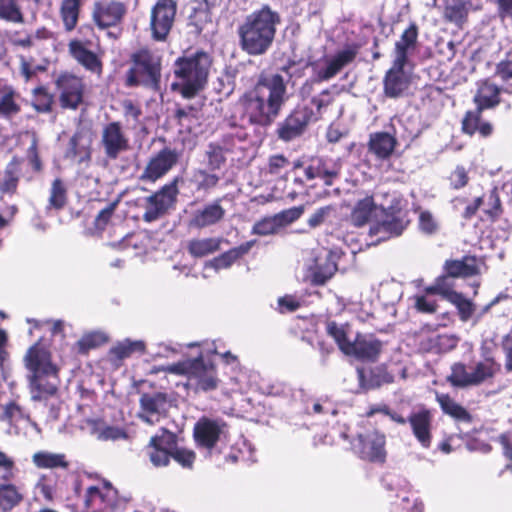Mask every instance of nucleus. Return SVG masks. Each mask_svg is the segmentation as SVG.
<instances>
[{
    "label": "nucleus",
    "instance_id": "nucleus-39",
    "mask_svg": "<svg viewBox=\"0 0 512 512\" xmlns=\"http://www.w3.org/2000/svg\"><path fill=\"white\" fill-rule=\"evenodd\" d=\"M444 18L461 25L467 18L468 8L463 0H445Z\"/></svg>",
    "mask_w": 512,
    "mask_h": 512
},
{
    "label": "nucleus",
    "instance_id": "nucleus-44",
    "mask_svg": "<svg viewBox=\"0 0 512 512\" xmlns=\"http://www.w3.org/2000/svg\"><path fill=\"white\" fill-rule=\"evenodd\" d=\"M202 104L189 105L183 108H178L175 111V117L181 126L191 128L192 125L198 122L201 117Z\"/></svg>",
    "mask_w": 512,
    "mask_h": 512
},
{
    "label": "nucleus",
    "instance_id": "nucleus-19",
    "mask_svg": "<svg viewBox=\"0 0 512 512\" xmlns=\"http://www.w3.org/2000/svg\"><path fill=\"white\" fill-rule=\"evenodd\" d=\"M225 425L219 421L203 417L194 426V438L197 444L211 448L216 445L224 433Z\"/></svg>",
    "mask_w": 512,
    "mask_h": 512
},
{
    "label": "nucleus",
    "instance_id": "nucleus-48",
    "mask_svg": "<svg viewBox=\"0 0 512 512\" xmlns=\"http://www.w3.org/2000/svg\"><path fill=\"white\" fill-rule=\"evenodd\" d=\"M405 225L398 217H393L392 220H385L382 223L371 227L370 234L377 235L379 233L387 234L388 236H399L404 230Z\"/></svg>",
    "mask_w": 512,
    "mask_h": 512
},
{
    "label": "nucleus",
    "instance_id": "nucleus-2",
    "mask_svg": "<svg viewBox=\"0 0 512 512\" xmlns=\"http://www.w3.org/2000/svg\"><path fill=\"white\" fill-rule=\"evenodd\" d=\"M288 100L282 75H260L253 88L239 98L243 116L252 124L270 125Z\"/></svg>",
    "mask_w": 512,
    "mask_h": 512
},
{
    "label": "nucleus",
    "instance_id": "nucleus-16",
    "mask_svg": "<svg viewBox=\"0 0 512 512\" xmlns=\"http://www.w3.org/2000/svg\"><path fill=\"white\" fill-rule=\"evenodd\" d=\"M345 355L361 361L374 362L382 350V343L371 334H357L349 346H345Z\"/></svg>",
    "mask_w": 512,
    "mask_h": 512
},
{
    "label": "nucleus",
    "instance_id": "nucleus-1",
    "mask_svg": "<svg viewBox=\"0 0 512 512\" xmlns=\"http://www.w3.org/2000/svg\"><path fill=\"white\" fill-rule=\"evenodd\" d=\"M24 363L29 371L31 399L43 403L44 408L49 406L47 417L49 420H56L61 408L58 398L60 378L59 369L52 363L50 352L40 343H36L27 351Z\"/></svg>",
    "mask_w": 512,
    "mask_h": 512
},
{
    "label": "nucleus",
    "instance_id": "nucleus-6",
    "mask_svg": "<svg viewBox=\"0 0 512 512\" xmlns=\"http://www.w3.org/2000/svg\"><path fill=\"white\" fill-rule=\"evenodd\" d=\"M360 45L349 43L335 54L326 56L313 64V72L318 81H327L335 77L344 67L351 64L357 57Z\"/></svg>",
    "mask_w": 512,
    "mask_h": 512
},
{
    "label": "nucleus",
    "instance_id": "nucleus-25",
    "mask_svg": "<svg viewBox=\"0 0 512 512\" xmlns=\"http://www.w3.org/2000/svg\"><path fill=\"white\" fill-rule=\"evenodd\" d=\"M142 413L140 417L148 423H153V416H157L165 411L167 405V396L164 393H145L140 398Z\"/></svg>",
    "mask_w": 512,
    "mask_h": 512
},
{
    "label": "nucleus",
    "instance_id": "nucleus-31",
    "mask_svg": "<svg viewBox=\"0 0 512 512\" xmlns=\"http://www.w3.org/2000/svg\"><path fill=\"white\" fill-rule=\"evenodd\" d=\"M191 378L196 380L197 388L203 391L213 390L217 387L214 367L212 365H205L202 359L194 360Z\"/></svg>",
    "mask_w": 512,
    "mask_h": 512
},
{
    "label": "nucleus",
    "instance_id": "nucleus-15",
    "mask_svg": "<svg viewBox=\"0 0 512 512\" xmlns=\"http://www.w3.org/2000/svg\"><path fill=\"white\" fill-rule=\"evenodd\" d=\"M101 143L110 159H116L120 153L129 149V139L119 122H110L103 127Z\"/></svg>",
    "mask_w": 512,
    "mask_h": 512
},
{
    "label": "nucleus",
    "instance_id": "nucleus-11",
    "mask_svg": "<svg viewBox=\"0 0 512 512\" xmlns=\"http://www.w3.org/2000/svg\"><path fill=\"white\" fill-rule=\"evenodd\" d=\"M56 85L60 91L61 107L76 110L82 103L85 92L82 78L70 73H63L58 77Z\"/></svg>",
    "mask_w": 512,
    "mask_h": 512
},
{
    "label": "nucleus",
    "instance_id": "nucleus-53",
    "mask_svg": "<svg viewBox=\"0 0 512 512\" xmlns=\"http://www.w3.org/2000/svg\"><path fill=\"white\" fill-rule=\"evenodd\" d=\"M279 229L280 226L277 222L276 217L273 215L270 217H265L256 222L252 228V234L259 236H267L277 233Z\"/></svg>",
    "mask_w": 512,
    "mask_h": 512
},
{
    "label": "nucleus",
    "instance_id": "nucleus-21",
    "mask_svg": "<svg viewBox=\"0 0 512 512\" xmlns=\"http://www.w3.org/2000/svg\"><path fill=\"white\" fill-rule=\"evenodd\" d=\"M404 64L397 65L393 61L392 67L384 77V93L390 98L400 96L408 88V80L404 74Z\"/></svg>",
    "mask_w": 512,
    "mask_h": 512
},
{
    "label": "nucleus",
    "instance_id": "nucleus-29",
    "mask_svg": "<svg viewBox=\"0 0 512 512\" xmlns=\"http://www.w3.org/2000/svg\"><path fill=\"white\" fill-rule=\"evenodd\" d=\"M340 167L324 159H316L305 168V176L308 180L321 178L326 185H331L338 176Z\"/></svg>",
    "mask_w": 512,
    "mask_h": 512
},
{
    "label": "nucleus",
    "instance_id": "nucleus-33",
    "mask_svg": "<svg viewBox=\"0 0 512 512\" xmlns=\"http://www.w3.org/2000/svg\"><path fill=\"white\" fill-rule=\"evenodd\" d=\"M445 270L451 277H469L479 273V266L475 257L465 256L461 260L447 261Z\"/></svg>",
    "mask_w": 512,
    "mask_h": 512
},
{
    "label": "nucleus",
    "instance_id": "nucleus-60",
    "mask_svg": "<svg viewBox=\"0 0 512 512\" xmlns=\"http://www.w3.org/2000/svg\"><path fill=\"white\" fill-rule=\"evenodd\" d=\"M355 455L373 464H383L386 460V450H354Z\"/></svg>",
    "mask_w": 512,
    "mask_h": 512
},
{
    "label": "nucleus",
    "instance_id": "nucleus-4",
    "mask_svg": "<svg viewBox=\"0 0 512 512\" xmlns=\"http://www.w3.org/2000/svg\"><path fill=\"white\" fill-rule=\"evenodd\" d=\"M211 64L210 55L202 51L177 59L174 74L178 82L172 89L184 98L194 97L206 84Z\"/></svg>",
    "mask_w": 512,
    "mask_h": 512
},
{
    "label": "nucleus",
    "instance_id": "nucleus-23",
    "mask_svg": "<svg viewBox=\"0 0 512 512\" xmlns=\"http://www.w3.org/2000/svg\"><path fill=\"white\" fill-rule=\"evenodd\" d=\"M408 421L411 425L415 437L422 446H429L431 441V422L432 415L429 410L420 409L413 412Z\"/></svg>",
    "mask_w": 512,
    "mask_h": 512
},
{
    "label": "nucleus",
    "instance_id": "nucleus-40",
    "mask_svg": "<svg viewBox=\"0 0 512 512\" xmlns=\"http://www.w3.org/2000/svg\"><path fill=\"white\" fill-rule=\"evenodd\" d=\"M384 489L388 492H395V496L400 497L411 491L410 483L395 473H387L381 478Z\"/></svg>",
    "mask_w": 512,
    "mask_h": 512
},
{
    "label": "nucleus",
    "instance_id": "nucleus-28",
    "mask_svg": "<svg viewBox=\"0 0 512 512\" xmlns=\"http://www.w3.org/2000/svg\"><path fill=\"white\" fill-rule=\"evenodd\" d=\"M396 145V138L387 132H376L371 134L368 142L369 151L378 159L383 160L392 155Z\"/></svg>",
    "mask_w": 512,
    "mask_h": 512
},
{
    "label": "nucleus",
    "instance_id": "nucleus-38",
    "mask_svg": "<svg viewBox=\"0 0 512 512\" xmlns=\"http://www.w3.org/2000/svg\"><path fill=\"white\" fill-rule=\"evenodd\" d=\"M81 0H62L60 14L67 31H72L78 22Z\"/></svg>",
    "mask_w": 512,
    "mask_h": 512
},
{
    "label": "nucleus",
    "instance_id": "nucleus-32",
    "mask_svg": "<svg viewBox=\"0 0 512 512\" xmlns=\"http://www.w3.org/2000/svg\"><path fill=\"white\" fill-rule=\"evenodd\" d=\"M224 240L219 237L195 238L187 243V251L196 258L205 257L221 249Z\"/></svg>",
    "mask_w": 512,
    "mask_h": 512
},
{
    "label": "nucleus",
    "instance_id": "nucleus-7",
    "mask_svg": "<svg viewBox=\"0 0 512 512\" xmlns=\"http://www.w3.org/2000/svg\"><path fill=\"white\" fill-rule=\"evenodd\" d=\"M380 195L383 198H388L390 196L388 192L381 193ZM391 198L390 202L381 201L379 204H376L371 196H366L359 200L351 212L350 219L352 224L357 227L364 226L370 222L378 207L389 215L397 214L401 210L402 200L395 194H392Z\"/></svg>",
    "mask_w": 512,
    "mask_h": 512
},
{
    "label": "nucleus",
    "instance_id": "nucleus-50",
    "mask_svg": "<svg viewBox=\"0 0 512 512\" xmlns=\"http://www.w3.org/2000/svg\"><path fill=\"white\" fill-rule=\"evenodd\" d=\"M198 189L208 190L217 186L220 177L208 169H198L193 175Z\"/></svg>",
    "mask_w": 512,
    "mask_h": 512
},
{
    "label": "nucleus",
    "instance_id": "nucleus-9",
    "mask_svg": "<svg viewBox=\"0 0 512 512\" xmlns=\"http://www.w3.org/2000/svg\"><path fill=\"white\" fill-rule=\"evenodd\" d=\"M178 178L164 185L158 192L146 199L143 219L152 222L163 216L173 206L178 194Z\"/></svg>",
    "mask_w": 512,
    "mask_h": 512
},
{
    "label": "nucleus",
    "instance_id": "nucleus-62",
    "mask_svg": "<svg viewBox=\"0 0 512 512\" xmlns=\"http://www.w3.org/2000/svg\"><path fill=\"white\" fill-rule=\"evenodd\" d=\"M195 457L193 450H170V458H173L184 468H191Z\"/></svg>",
    "mask_w": 512,
    "mask_h": 512
},
{
    "label": "nucleus",
    "instance_id": "nucleus-24",
    "mask_svg": "<svg viewBox=\"0 0 512 512\" xmlns=\"http://www.w3.org/2000/svg\"><path fill=\"white\" fill-rule=\"evenodd\" d=\"M482 111L476 107L474 111H467L462 120V131L467 135L479 133L482 137L492 135L494 128L492 123L482 118Z\"/></svg>",
    "mask_w": 512,
    "mask_h": 512
},
{
    "label": "nucleus",
    "instance_id": "nucleus-51",
    "mask_svg": "<svg viewBox=\"0 0 512 512\" xmlns=\"http://www.w3.org/2000/svg\"><path fill=\"white\" fill-rule=\"evenodd\" d=\"M53 96L43 87L35 88L33 91L32 105L38 112L51 111Z\"/></svg>",
    "mask_w": 512,
    "mask_h": 512
},
{
    "label": "nucleus",
    "instance_id": "nucleus-36",
    "mask_svg": "<svg viewBox=\"0 0 512 512\" xmlns=\"http://www.w3.org/2000/svg\"><path fill=\"white\" fill-rule=\"evenodd\" d=\"M254 241H249L241 244L238 247L232 248L218 257H215L213 260L209 262V265L216 270L228 268L241 256L247 254L249 250L253 247Z\"/></svg>",
    "mask_w": 512,
    "mask_h": 512
},
{
    "label": "nucleus",
    "instance_id": "nucleus-14",
    "mask_svg": "<svg viewBox=\"0 0 512 512\" xmlns=\"http://www.w3.org/2000/svg\"><path fill=\"white\" fill-rule=\"evenodd\" d=\"M179 154L170 148H164L150 158L140 179L155 182L166 175L178 162Z\"/></svg>",
    "mask_w": 512,
    "mask_h": 512
},
{
    "label": "nucleus",
    "instance_id": "nucleus-5",
    "mask_svg": "<svg viewBox=\"0 0 512 512\" xmlns=\"http://www.w3.org/2000/svg\"><path fill=\"white\" fill-rule=\"evenodd\" d=\"M132 67L127 72V85H143L158 89L161 79V57L147 49L142 48L131 56Z\"/></svg>",
    "mask_w": 512,
    "mask_h": 512
},
{
    "label": "nucleus",
    "instance_id": "nucleus-35",
    "mask_svg": "<svg viewBox=\"0 0 512 512\" xmlns=\"http://www.w3.org/2000/svg\"><path fill=\"white\" fill-rule=\"evenodd\" d=\"M436 400L445 414L458 421L466 423H470L472 421V416L470 413L463 406L452 399L448 394L437 393Z\"/></svg>",
    "mask_w": 512,
    "mask_h": 512
},
{
    "label": "nucleus",
    "instance_id": "nucleus-57",
    "mask_svg": "<svg viewBox=\"0 0 512 512\" xmlns=\"http://www.w3.org/2000/svg\"><path fill=\"white\" fill-rule=\"evenodd\" d=\"M303 212H304V207L297 206V207H292L287 210L281 211V212L275 214L274 216L276 217L280 228H282L286 225L293 223L297 219H299L301 217V215L303 214Z\"/></svg>",
    "mask_w": 512,
    "mask_h": 512
},
{
    "label": "nucleus",
    "instance_id": "nucleus-45",
    "mask_svg": "<svg viewBox=\"0 0 512 512\" xmlns=\"http://www.w3.org/2000/svg\"><path fill=\"white\" fill-rule=\"evenodd\" d=\"M392 512H424V503L421 499L411 500L408 494L397 497V500L391 503Z\"/></svg>",
    "mask_w": 512,
    "mask_h": 512
},
{
    "label": "nucleus",
    "instance_id": "nucleus-58",
    "mask_svg": "<svg viewBox=\"0 0 512 512\" xmlns=\"http://www.w3.org/2000/svg\"><path fill=\"white\" fill-rule=\"evenodd\" d=\"M254 451L255 450H234L228 454H224L223 458L233 464L241 461L244 465L250 466L257 461L254 457Z\"/></svg>",
    "mask_w": 512,
    "mask_h": 512
},
{
    "label": "nucleus",
    "instance_id": "nucleus-10",
    "mask_svg": "<svg viewBox=\"0 0 512 512\" xmlns=\"http://www.w3.org/2000/svg\"><path fill=\"white\" fill-rule=\"evenodd\" d=\"M127 13L124 3L115 0H100L94 3L92 19L99 29L120 25Z\"/></svg>",
    "mask_w": 512,
    "mask_h": 512
},
{
    "label": "nucleus",
    "instance_id": "nucleus-30",
    "mask_svg": "<svg viewBox=\"0 0 512 512\" xmlns=\"http://www.w3.org/2000/svg\"><path fill=\"white\" fill-rule=\"evenodd\" d=\"M501 88L497 85L484 81L478 86L474 96V103L480 110H486L496 107L500 103Z\"/></svg>",
    "mask_w": 512,
    "mask_h": 512
},
{
    "label": "nucleus",
    "instance_id": "nucleus-27",
    "mask_svg": "<svg viewBox=\"0 0 512 512\" xmlns=\"http://www.w3.org/2000/svg\"><path fill=\"white\" fill-rule=\"evenodd\" d=\"M19 93L8 84L0 83V118L10 119L21 111Z\"/></svg>",
    "mask_w": 512,
    "mask_h": 512
},
{
    "label": "nucleus",
    "instance_id": "nucleus-46",
    "mask_svg": "<svg viewBox=\"0 0 512 512\" xmlns=\"http://www.w3.org/2000/svg\"><path fill=\"white\" fill-rule=\"evenodd\" d=\"M67 201V189L63 181L59 178L52 182L49 196V208L59 210L63 208Z\"/></svg>",
    "mask_w": 512,
    "mask_h": 512
},
{
    "label": "nucleus",
    "instance_id": "nucleus-61",
    "mask_svg": "<svg viewBox=\"0 0 512 512\" xmlns=\"http://www.w3.org/2000/svg\"><path fill=\"white\" fill-rule=\"evenodd\" d=\"M334 100L333 95L329 90H324L311 100V105L316 108L314 111L318 115V119L322 114V110L327 108Z\"/></svg>",
    "mask_w": 512,
    "mask_h": 512
},
{
    "label": "nucleus",
    "instance_id": "nucleus-42",
    "mask_svg": "<svg viewBox=\"0 0 512 512\" xmlns=\"http://www.w3.org/2000/svg\"><path fill=\"white\" fill-rule=\"evenodd\" d=\"M0 19L12 23H23L24 16L18 0H0Z\"/></svg>",
    "mask_w": 512,
    "mask_h": 512
},
{
    "label": "nucleus",
    "instance_id": "nucleus-22",
    "mask_svg": "<svg viewBox=\"0 0 512 512\" xmlns=\"http://www.w3.org/2000/svg\"><path fill=\"white\" fill-rule=\"evenodd\" d=\"M418 38V27L415 23H411L409 27L402 33L400 39L395 43L394 62L397 65L408 62L409 54L415 50Z\"/></svg>",
    "mask_w": 512,
    "mask_h": 512
},
{
    "label": "nucleus",
    "instance_id": "nucleus-64",
    "mask_svg": "<svg viewBox=\"0 0 512 512\" xmlns=\"http://www.w3.org/2000/svg\"><path fill=\"white\" fill-rule=\"evenodd\" d=\"M289 161L283 155H273L269 158L267 172L271 175H280L287 168Z\"/></svg>",
    "mask_w": 512,
    "mask_h": 512
},
{
    "label": "nucleus",
    "instance_id": "nucleus-34",
    "mask_svg": "<svg viewBox=\"0 0 512 512\" xmlns=\"http://www.w3.org/2000/svg\"><path fill=\"white\" fill-rule=\"evenodd\" d=\"M473 386L493 378L500 371V364L494 358L487 357L470 366Z\"/></svg>",
    "mask_w": 512,
    "mask_h": 512
},
{
    "label": "nucleus",
    "instance_id": "nucleus-20",
    "mask_svg": "<svg viewBox=\"0 0 512 512\" xmlns=\"http://www.w3.org/2000/svg\"><path fill=\"white\" fill-rule=\"evenodd\" d=\"M225 215V210L218 202H213L193 212L189 220V226L203 229L220 222Z\"/></svg>",
    "mask_w": 512,
    "mask_h": 512
},
{
    "label": "nucleus",
    "instance_id": "nucleus-37",
    "mask_svg": "<svg viewBox=\"0 0 512 512\" xmlns=\"http://www.w3.org/2000/svg\"><path fill=\"white\" fill-rule=\"evenodd\" d=\"M23 500L22 493L13 484L0 485V509L9 512Z\"/></svg>",
    "mask_w": 512,
    "mask_h": 512
},
{
    "label": "nucleus",
    "instance_id": "nucleus-17",
    "mask_svg": "<svg viewBox=\"0 0 512 512\" xmlns=\"http://www.w3.org/2000/svg\"><path fill=\"white\" fill-rule=\"evenodd\" d=\"M105 488L106 492L101 491L97 486L88 487L84 495L85 508L87 510H94L95 503L99 501L110 512H123V505L126 503V500H114L117 490L113 489L110 483H106Z\"/></svg>",
    "mask_w": 512,
    "mask_h": 512
},
{
    "label": "nucleus",
    "instance_id": "nucleus-47",
    "mask_svg": "<svg viewBox=\"0 0 512 512\" xmlns=\"http://www.w3.org/2000/svg\"><path fill=\"white\" fill-rule=\"evenodd\" d=\"M35 465L39 468H56V467H67L68 464L65 461L63 454H50V453H36L33 456Z\"/></svg>",
    "mask_w": 512,
    "mask_h": 512
},
{
    "label": "nucleus",
    "instance_id": "nucleus-59",
    "mask_svg": "<svg viewBox=\"0 0 512 512\" xmlns=\"http://www.w3.org/2000/svg\"><path fill=\"white\" fill-rule=\"evenodd\" d=\"M19 177L17 173L12 169L8 168L5 171L3 180L0 184V190L2 193L13 194L17 190Z\"/></svg>",
    "mask_w": 512,
    "mask_h": 512
},
{
    "label": "nucleus",
    "instance_id": "nucleus-56",
    "mask_svg": "<svg viewBox=\"0 0 512 512\" xmlns=\"http://www.w3.org/2000/svg\"><path fill=\"white\" fill-rule=\"evenodd\" d=\"M176 445V435L166 429H161L150 440V448H172Z\"/></svg>",
    "mask_w": 512,
    "mask_h": 512
},
{
    "label": "nucleus",
    "instance_id": "nucleus-3",
    "mask_svg": "<svg viewBox=\"0 0 512 512\" xmlns=\"http://www.w3.org/2000/svg\"><path fill=\"white\" fill-rule=\"evenodd\" d=\"M280 23V14L268 5L251 12L237 30L241 49L250 56L265 54L274 42Z\"/></svg>",
    "mask_w": 512,
    "mask_h": 512
},
{
    "label": "nucleus",
    "instance_id": "nucleus-26",
    "mask_svg": "<svg viewBox=\"0 0 512 512\" xmlns=\"http://www.w3.org/2000/svg\"><path fill=\"white\" fill-rule=\"evenodd\" d=\"M87 426L91 435L102 441L128 439L130 435L124 427L111 426L103 421L88 420Z\"/></svg>",
    "mask_w": 512,
    "mask_h": 512
},
{
    "label": "nucleus",
    "instance_id": "nucleus-18",
    "mask_svg": "<svg viewBox=\"0 0 512 512\" xmlns=\"http://www.w3.org/2000/svg\"><path fill=\"white\" fill-rule=\"evenodd\" d=\"M92 135L88 128L78 127L69 142V148L66 151V158L77 161L78 163L89 162L91 159Z\"/></svg>",
    "mask_w": 512,
    "mask_h": 512
},
{
    "label": "nucleus",
    "instance_id": "nucleus-63",
    "mask_svg": "<svg viewBox=\"0 0 512 512\" xmlns=\"http://www.w3.org/2000/svg\"><path fill=\"white\" fill-rule=\"evenodd\" d=\"M451 276L445 275L436 279L438 288L436 290L439 291V295L445 298L446 300H450L453 295H456V292L453 287L454 284L450 279Z\"/></svg>",
    "mask_w": 512,
    "mask_h": 512
},
{
    "label": "nucleus",
    "instance_id": "nucleus-54",
    "mask_svg": "<svg viewBox=\"0 0 512 512\" xmlns=\"http://www.w3.org/2000/svg\"><path fill=\"white\" fill-rule=\"evenodd\" d=\"M449 302L457 307L460 319L462 321H467L470 319L475 311L473 303L466 299L461 293L453 295Z\"/></svg>",
    "mask_w": 512,
    "mask_h": 512
},
{
    "label": "nucleus",
    "instance_id": "nucleus-12",
    "mask_svg": "<svg viewBox=\"0 0 512 512\" xmlns=\"http://www.w3.org/2000/svg\"><path fill=\"white\" fill-rule=\"evenodd\" d=\"M99 46L93 39H73L68 44L70 55L86 70L100 75L102 73V61L95 51Z\"/></svg>",
    "mask_w": 512,
    "mask_h": 512
},
{
    "label": "nucleus",
    "instance_id": "nucleus-49",
    "mask_svg": "<svg viewBox=\"0 0 512 512\" xmlns=\"http://www.w3.org/2000/svg\"><path fill=\"white\" fill-rule=\"evenodd\" d=\"M107 341V337L102 332H91L84 335L78 342V351L82 354L87 353L90 349L96 348Z\"/></svg>",
    "mask_w": 512,
    "mask_h": 512
},
{
    "label": "nucleus",
    "instance_id": "nucleus-8",
    "mask_svg": "<svg viewBox=\"0 0 512 512\" xmlns=\"http://www.w3.org/2000/svg\"><path fill=\"white\" fill-rule=\"evenodd\" d=\"M177 11L175 0H157L151 11L150 28L156 41L166 40L172 29Z\"/></svg>",
    "mask_w": 512,
    "mask_h": 512
},
{
    "label": "nucleus",
    "instance_id": "nucleus-41",
    "mask_svg": "<svg viewBox=\"0 0 512 512\" xmlns=\"http://www.w3.org/2000/svg\"><path fill=\"white\" fill-rule=\"evenodd\" d=\"M205 163L209 171L220 170L226 162L225 149L217 144H209L205 151Z\"/></svg>",
    "mask_w": 512,
    "mask_h": 512
},
{
    "label": "nucleus",
    "instance_id": "nucleus-52",
    "mask_svg": "<svg viewBox=\"0 0 512 512\" xmlns=\"http://www.w3.org/2000/svg\"><path fill=\"white\" fill-rule=\"evenodd\" d=\"M144 349L145 345L142 341L131 342L127 340L113 347L111 349V354L114 355L117 359H124L129 357L133 352H143Z\"/></svg>",
    "mask_w": 512,
    "mask_h": 512
},
{
    "label": "nucleus",
    "instance_id": "nucleus-13",
    "mask_svg": "<svg viewBox=\"0 0 512 512\" xmlns=\"http://www.w3.org/2000/svg\"><path fill=\"white\" fill-rule=\"evenodd\" d=\"M317 120L318 115L312 107L298 106L279 128V137L285 141L292 140L301 135L309 123Z\"/></svg>",
    "mask_w": 512,
    "mask_h": 512
},
{
    "label": "nucleus",
    "instance_id": "nucleus-55",
    "mask_svg": "<svg viewBox=\"0 0 512 512\" xmlns=\"http://www.w3.org/2000/svg\"><path fill=\"white\" fill-rule=\"evenodd\" d=\"M327 332L334 338L338 344L339 349L345 354V346H349L351 341L347 337V332L344 326H339L335 322L327 324Z\"/></svg>",
    "mask_w": 512,
    "mask_h": 512
},
{
    "label": "nucleus",
    "instance_id": "nucleus-43",
    "mask_svg": "<svg viewBox=\"0 0 512 512\" xmlns=\"http://www.w3.org/2000/svg\"><path fill=\"white\" fill-rule=\"evenodd\" d=\"M448 381L456 387L473 386L471 377V370L462 363H455L451 368V374L448 376Z\"/></svg>",
    "mask_w": 512,
    "mask_h": 512
}]
</instances>
